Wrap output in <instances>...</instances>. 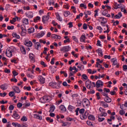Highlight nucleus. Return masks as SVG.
Wrapping results in <instances>:
<instances>
[{
  "mask_svg": "<svg viewBox=\"0 0 127 127\" xmlns=\"http://www.w3.org/2000/svg\"><path fill=\"white\" fill-rule=\"evenodd\" d=\"M34 55H33V54H30L29 57V59L30 60H31V61H34L35 59H34Z\"/></svg>",
  "mask_w": 127,
  "mask_h": 127,
  "instance_id": "29",
  "label": "nucleus"
},
{
  "mask_svg": "<svg viewBox=\"0 0 127 127\" xmlns=\"http://www.w3.org/2000/svg\"><path fill=\"white\" fill-rule=\"evenodd\" d=\"M104 101L106 103H111V102H112V99L109 97V96H107V97L104 98Z\"/></svg>",
  "mask_w": 127,
  "mask_h": 127,
  "instance_id": "25",
  "label": "nucleus"
},
{
  "mask_svg": "<svg viewBox=\"0 0 127 127\" xmlns=\"http://www.w3.org/2000/svg\"><path fill=\"white\" fill-rule=\"evenodd\" d=\"M83 28L84 29V30H87V28H88V26H87V24L84 23L83 25Z\"/></svg>",
  "mask_w": 127,
  "mask_h": 127,
  "instance_id": "60",
  "label": "nucleus"
},
{
  "mask_svg": "<svg viewBox=\"0 0 127 127\" xmlns=\"http://www.w3.org/2000/svg\"><path fill=\"white\" fill-rule=\"evenodd\" d=\"M26 28H25V29L22 30V33L21 35L22 36H24L25 35V33H26Z\"/></svg>",
  "mask_w": 127,
  "mask_h": 127,
  "instance_id": "37",
  "label": "nucleus"
},
{
  "mask_svg": "<svg viewBox=\"0 0 127 127\" xmlns=\"http://www.w3.org/2000/svg\"><path fill=\"white\" fill-rule=\"evenodd\" d=\"M55 106L53 105L50 108L49 113H53L55 111Z\"/></svg>",
  "mask_w": 127,
  "mask_h": 127,
  "instance_id": "32",
  "label": "nucleus"
},
{
  "mask_svg": "<svg viewBox=\"0 0 127 127\" xmlns=\"http://www.w3.org/2000/svg\"><path fill=\"white\" fill-rule=\"evenodd\" d=\"M86 35H81L80 38V42H84L85 43V42H86V41H85V39H86Z\"/></svg>",
  "mask_w": 127,
  "mask_h": 127,
  "instance_id": "20",
  "label": "nucleus"
},
{
  "mask_svg": "<svg viewBox=\"0 0 127 127\" xmlns=\"http://www.w3.org/2000/svg\"><path fill=\"white\" fill-rule=\"evenodd\" d=\"M34 119H37L38 120H40V121H41L42 120V116H40L38 114H34Z\"/></svg>",
  "mask_w": 127,
  "mask_h": 127,
  "instance_id": "23",
  "label": "nucleus"
},
{
  "mask_svg": "<svg viewBox=\"0 0 127 127\" xmlns=\"http://www.w3.org/2000/svg\"><path fill=\"white\" fill-rule=\"evenodd\" d=\"M20 51H21L22 54L25 55L26 54V50H25V48L23 46H21L20 48Z\"/></svg>",
  "mask_w": 127,
  "mask_h": 127,
  "instance_id": "22",
  "label": "nucleus"
},
{
  "mask_svg": "<svg viewBox=\"0 0 127 127\" xmlns=\"http://www.w3.org/2000/svg\"><path fill=\"white\" fill-rule=\"evenodd\" d=\"M0 89L4 91V90L7 89V85H6V84H2L0 86Z\"/></svg>",
  "mask_w": 127,
  "mask_h": 127,
  "instance_id": "31",
  "label": "nucleus"
},
{
  "mask_svg": "<svg viewBox=\"0 0 127 127\" xmlns=\"http://www.w3.org/2000/svg\"><path fill=\"white\" fill-rule=\"evenodd\" d=\"M12 74L13 76L15 77V76H17V75H18V72H16V70H14L12 71Z\"/></svg>",
  "mask_w": 127,
  "mask_h": 127,
  "instance_id": "58",
  "label": "nucleus"
},
{
  "mask_svg": "<svg viewBox=\"0 0 127 127\" xmlns=\"http://www.w3.org/2000/svg\"><path fill=\"white\" fill-rule=\"evenodd\" d=\"M89 115V113L88 112L86 111L85 112V114H81L80 115V118L81 120H86L87 118H88V115Z\"/></svg>",
  "mask_w": 127,
  "mask_h": 127,
  "instance_id": "5",
  "label": "nucleus"
},
{
  "mask_svg": "<svg viewBox=\"0 0 127 127\" xmlns=\"http://www.w3.org/2000/svg\"><path fill=\"white\" fill-rule=\"evenodd\" d=\"M102 86H104V82L100 80H97L96 83V88H100V87H102Z\"/></svg>",
  "mask_w": 127,
  "mask_h": 127,
  "instance_id": "6",
  "label": "nucleus"
},
{
  "mask_svg": "<svg viewBox=\"0 0 127 127\" xmlns=\"http://www.w3.org/2000/svg\"><path fill=\"white\" fill-rule=\"evenodd\" d=\"M80 111V108H77L74 111L75 113H76L75 115L76 116H79V112Z\"/></svg>",
  "mask_w": 127,
  "mask_h": 127,
  "instance_id": "43",
  "label": "nucleus"
},
{
  "mask_svg": "<svg viewBox=\"0 0 127 127\" xmlns=\"http://www.w3.org/2000/svg\"><path fill=\"white\" fill-rule=\"evenodd\" d=\"M108 11H109L108 10V9H105L102 12L103 15H107V14L108 13Z\"/></svg>",
  "mask_w": 127,
  "mask_h": 127,
  "instance_id": "48",
  "label": "nucleus"
},
{
  "mask_svg": "<svg viewBox=\"0 0 127 127\" xmlns=\"http://www.w3.org/2000/svg\"><path fill=\"white\" fill-rule=\"evenodd\" d=\"M35 30V29H34V28L31 27L28 29V32L30 34L33 33Z\"/></svg>",
  "mask_w": 127,
  "mask_h": 127,
  "instance_id": "30",
  "label": "nucleus"
},
{
  "mask_svg": "<svg viewBox=\"0 0 127 127\" xmlns=\"http://www.w3.org/2000/svg\"><path fill=\"white\" fill-rule=\"evenodd\" d=\"M11 82H14L15 83H17V79L14 77L13 78L11 79Z\"/></svg>",
  "mask_w": 127,
  "mask_h": 127,
  "instance_id": "62",
  "label": "nucleus"
},
{
  "mask_svg": "<svg viewBox=\"0 0 127 127\" xmlns=\"http://www.w3.org/2000/svg\"><path fill=\"white\" fill-rule=\"evenodd\" d=\"M89 120H91V121H95V116L93 115H89L88 116Z\"/></svg>",
  "mask_w": 127,
  "mask_h": 127,
  "instance_id": "40",
  "label": "nucleus"
},
{
  "mask_svg": "<svg viewBox=\"0 0 127 127\" xmlns=\"http://www.w3.org/2000/svg\"><path fill=\"white\" fill-rule=\"evenodd\" d=\"M72 38L73 40L75 42H76L77 43H78L79 42L78 39L77 38V37H76L75 36H72Z\"/></svg>",
  "mask_w": 127,
  "mask_h": 127,
  "instance_id": "42",
  "label": "nucleus"
},
{
  "mask_svg": "<svg viewBox=\"0 0 127 127\" xmlns=\"http://www.w3.org/2000/svg\"><path fill=\"white\" fill-rule=\"evenodd\" d=\"M79 6L80 7H83V8H84V9L87 8V6H86V5L84 4V3H80L79 5Z\"/></svg>",
  "mask_w": 127,
  "mask_h": 127,
  "instance_id": "56",
  "label": "nucleus"
},
{
  "mask_svg": "<svg viewBox=\"0 0 127 127\" xmlns=\"http://www.w3.org/2000/svg\"><path fill=\"white\" fill-rule=\"evenodd\" d=\"M96 52L98 53L99 56H101L102 57H103V51H102L101 48H99L98 50L96 51Z\"/></svg>",
  "mask_w": 127,
  "mask_h": 127,
  "instance_id": "17",
  "label": "nucleus"
},
{
  "mask_svg": "<svg viewBox=\"0 0 127 127\" xmlns=\"http://www.w3.org/2000/svg\"><path fill=\"white\" fill-rule=\"evenodd\" d=\"M24 10H30V7H29V6H27V7L26 6H24L23 7Z\"/></svg>",
  "mask_w": 127,
  "mask_h": 127,
  "instance_id": "55",
  "label": "nucleus"
},
{
  "mask_svg": "<svg viewBox=\"0 0 127 127\" xmlns=\"http://www.w3.org/2000/svg\"><path fill=\"white\" fill-rule=\"evenodd\" d=\"M15 93L13 91H10L9 93V97H13L15 95Z\"/></svg>",
  "mask_w": 127,
  "mask_h": 127,
  "instance_id": "53",
  "label": "nucleus"
},
{
  "mask_svg": "<svg viewBox=\"0 0 127 127\" xmlns=\"http://www.w3.org/2000/svg\"><path fill=\"white\" fill-rule=\"evenodd\" d=\"M46 119V121L48 122V123H53V122H54L53 119H51V118L50 117H47Z\"/></svg>",
  "mask_w": 127,
  "mask_h": 127,
  "instance_id": "35",
  "label": "nucleus"
},
{
  "mask_svg": "<svg viewBox=\"0 0 127 127\" xmlns=\"http://www.w3.org/2000/svg\"><path fill=\"white\" fill-rule=\"evenodd\" d=\"M119 114L121 116H124L126 114V111L125 110H120Z\"/></svg>",
  "mask_w": 127,
  "mask_h": 127,
  "instance_id": "44",
  "label": "nucleus"
},
{
  "mask_svg": "<svg viewBox=\"0 0 127 127\" xmlns=\"http://www.w3.org/2000/svg\"><path fill=\"white\" fill-rule=\"evenodd\" d=\"M55 1H54V0H49L48 4L49 5H55Z\"/></svg>",
  "mask_w": 127,
  "mask_h": 127,
  "instance_id": "36",
  "label": "nucleus"
},
{
  "mask_svg": "<svg viewBox=\"0 0 127 127\" xmlns=\"http://www.w3.org/2000/svg\"><path fill=\"white\" fill-rule=\"evenodd\" d=\"M97 46H100V47H102V44H101V41H100L99 40L97 41Z\"/></svg>",
  "mask_w": 127,
  "mask_h": 127,
  "instance_id": "61",
  "label": "nucleus"
},
{
  "mask_svg": "<svg viewBox=\"0 0 127 127\" xmlns=\"http://www.w3.org/2000/svg\"><path fill=\"white\" fill-rule=\"evenodd\" d=\"M12 88L13 89V91L17 94H19V93L21 92L20 89H19V87L18 86H14Z\"/></svg>",
  "mask_w": 127,
  "mask_h": 127,
  "instance_id": "10",
  "label": "nucleus"
},
{
  "mask_svg": "<svg viewBox=\"0 0 127 127\" xmlns=\"http://www.w3.org/2000/svg\"><path fill=\"white\" fill-rule=\"evenodd\" d=\"M96 29L100 30V33H101V32H102V31H103V28H102V27H101V26H97Z\"/></svg>",
  "mask_w": 127,
  "mask_h": 127,
  "instance_id": "52",
  "label": "nucleus"
},
{
  "mask_svg": "<svg viewBox=\"0 0 127 127\" xmlns=\"http://www.w3.org/2000/svg\"><path fill=\"white\" fill-rule=\"evenodd\" d=\"M12 35L13 37H15L17 39H19V38H20V36H19V35H18L16 33H14V32L12 34Z\"/></svg>",
  "mask_w": 127,
  "mask_h": 127,
  "instance_id": "27",
  "label": "nucleus"
},
{
  "mask_svg": "<svg viewBox=\"0 0 127 127\" xmlns=\"http://www.w3.org/2000/svg\"><path fill=\"white\" fill-rule=\"evenodd\" d=\"M60 110L62 111L63 112H66V107H65V106L63 105H61L60 106Z\"/></svg>",
  "mask_w": 127,
  "mask_h": 127,
  "instance_id": "26",
  "label": "nucleus"
},
{
  "mask_svg": "<svg viewBox=\"0 0 127 127\" xmlns=\"http://www.w3.org/2000/svg\"><path fill=\"white\" fill-rule=\"evenodd\" d=\"M84 113H85V109L84 108L80 109L79 108V114H80V115H83Z\"/></svg>",
  "mask_w": 127,
  "mask_h": 127,
  "instance_id": "46",
  "label": "nucleus"
},
{
  "mask_svg": "<svg viewBox=\"0 0 127 127\" xmlns=\"http://www.w3.org/2000/svg\"><path fill=\"white\" fill-rule=\"evenodd\" d=\"M81 77L82 79H84V80H88V76H87V75L85 74H83Z\"/></svg>",
  "mask_w": 127,
  "mask_h": 127,
  "instance_id": "47",
  "label": "nucleus"
},
{
  "mask_svg": "<svg viewBox=\"0 0 127 127\" xmlns=\"http://www.w3.org/2000/svg\"><path fill=\"white\" fill-rule=\"evenodd\" d=\"M4 73H6L7 74H9V73H10V69H8L7 68H5L4 71Z\"/></svg>",
  "mask_w": 127,
  "mask_h": 127,
  "instance_id": "59",
  "label": "nucleus"
},
{
  "mask_svg": "<svg viewBox=\"0 0 127 127\" xmlns=\"http://www.w3.org/2000/svg\"><path fill=\"white\" fill-rule=\"evenodd\" d=\"M11 2L14 3L15 4H17L18 2H23V0H9Z\"/></svg>",
  "mask_w": 127,
  "mask_h": 127,
  "instance_id": "16",
  "label": "nucleus"
},
{
  "mask_svg": "<svg viewBox=\"0 0 127 127\" xmlns=\"http://www.w3.org/2000/svg\"><path fill=\"white\" fill-rule=\"evenodd\" d=\"M56 16L58 20H59V21H62L63 20V19H62V18H61V17L60 16L59 13H56Z\"/></svg>",
  "mask_w": 127,
  "mask_h": 127,
  "instance_id": "19",
  "label": "nucleus"
},
{
  "mask_svg": "<svg viewBox=\"0 0 127 127\" xmlns=\"http://www.w3.org/2000/svg\"><path fill=\"white\" fill-rule=\"evenodd\" d=\"M40 19H41V18L40 17V16H37V17L34 18V22L36 23L37 22V21L40 20Z\"/></svg>",
  "mask_w": 127,
  "mask_h": 127,
  "instance_id": "34",
  "label": "nucleus"
},
{
  "mask_svg": "<svg viewBox=\"0 0 127 127\" xmlns=\"http://www.w3.org/2000/svg\"><path fill=\"white\" fill-rule=\"evenodd\" d=\"M104 58V59H111V56L105 55Z\"/></svg>",
  "mask_w": 127,
  "mask_h": 127,
  "instance_id": "63",
  "label": "nucleus"
},
{
  "mask_svg": "<svg viewBox=\"0 0 127 127\" xmlns=\"http://www.w3.org/2000/svg\"><path fill=\"white\" fill-rule=\"evenodd\" d=\"M46 32L44 31H41L40 33L37 34V38H41V37H43L44 35H45V33Z\"/></svg>",
  "mask_w": 127,
  "mask_h": 127,
  "instance_id": "11",
  "label": "nucleus"
},
{
  "mask_svg": "<svg viewBox=\"0 0 127 127\" xmlns=\"http://www.w3.org/2000/svg\"><path fill=\"white\" fill-rule=\"evenodd\" d=\"M52 39H61V37L58 35L53 34L51 35Z\"/></svg>",
  "mask_w": 127,
  "mask_h": 127,
  "instance_id": "12",
  "label": "nucleus"
},
{
  "mask_svg": "<svg viewBox=\"0 0 127 127\" xmlns=\"http://www.w3.org/2000/svg\"><path fill=\"white\" fill-rule=\"evenodd\" d=\"M107 116L108 113H107L101 112V113L99 115V117H107Z\"/></svg>",
  "mask_w": 127,
  "mask_h": 127,
  "instance_id": "39",
  "label": "nucleus"
},
{
  "mask_svg": "<svg viewBox=\"0 0 127 127\" xmlns=\"http://www.w3.org/2000/svg\"><path fill=\"white\" fill-rule=\"evenodd\" d=\"M47 51H48L47 48L45 47L44 50L43 52L42 53V54H45V55H47Z\"/></svg>",
  "mask_w": 127,
  "mask_h": 127,
  "instance_id": "54",
  "label": "nucleus"
},
{
  "mask_svg": "<svg viewBox=\"0 0 127 127\" xmlns=\"http://www.w3.org/2000/svg\"><path fill=\"white\" fill-rule=\"evenodd\" d=\"M12 117L15 120H18L20 118V116H19V115L18 114H17L16 112H15V111H14L13 115Z\"/></svg>",
  "mask_w": 127,
  "mask_h": 127,
  "instance_id": "15",
  "label": "nucleus"
},
{
  "mask_svg": "<svg viewBox=\"0 0 127 127\" xmlns=\"http://www.w3.org/2000/svg\"><path fill=\"white\" fill-rule=\"evenodd\" d=\"M100 104L102 106V107H104V108H109V105L107 104V102L101 101Z\"/></svg>",
  "mask_w": 127,
  "mask_h": 127,
  "instance_id": "24",
  "label": "nucleus"
},
{
  "mask_svg": "<svg viewBox=\"0 0 127 127\" xmlns=\"http://www.w3.org/2000/svg\"><path fill=\"white\" fill-rule=\"evenodd\" d=\"M82 102L84 105H85V106H86V107H89V106H90V101H89V99L87 98H84L82 100Z\"/></svg>",
  "mask_w": 127,
  "mask_h": 127,
  "instance_id": "8",
  "label": "nucleus"
},
{
  "mask_svg": "<svg viewBox=\"0 0 127 127\" xmlns=\"http://www.w3.org/2000/svg\"><path fill=\"white\" fill-rule=\"evenodd\" d=\"M98 122L99 123H102L103 121H105V118H101L100 116L98 117Z\"/></svg>",
  "mask_w": 127,
  "mask_h": 127,
  "instance_id": "45",
  "label": "nucleus"
},
{
  "mask_svg": "<svg viewBox=\"0 0 127 127\" xmlns=\"http://www.w3.org/2000/svg\"><path fill=\"white\" fill-rule=\"evenodd\" d=\"M49 86L50 87H52V88H53L54 89H56V86H57V82H50L49 84Z\"/></svg>",
  "mask_w": 127,
  "mask_h": 127,
  "instance_id": "14",
  "label": "nucleus"
},
{
  "mask_svg": "<svg viewBox=\"0 0 127 127\" xmlns=\"http://www.w3.org/2000/svg\"><path fill=\"white\" fill-rule=\"evenodd\" d=\"M123 16V14H122V13L121 12H119L118 14H116L115 16V18L116 19H120V18H121V17H122Z\"/></svg>",
  "mask_w": 127,
  "mask_h": 127,
  "instance_id": "21",
  "label": "nucleus"
},
{
  "mask_svg": "<svg viewBox=\"0 0 127 127\" xmlns=\"http://www.w3.org/2000/svg\"><path fill=\"white\" fill-rule=\"evenodd\" d=\"M21 121L22 122H26L27 121V118H26V117H25V116H23L21 119Z\"/></svg>",
  "mask_w": 127,
  "mask_h": 127,
  "instance_id": "50",
  "label": "nucleus"
},
{
  "mask_svg": "<svg viewBox=\"0 0 127 127\" xmlns=\"http://www.w3.org/2000/svg\"><path fill=\"white\" fill-rule=\"evenodd\" d=\"M40 84H44L45 83V78L43 77L42 75H39L38 77Z\"/></svg>",
  "mask_w": 127,
  "mask_h": 127,
  "instance_id": "7",
  "label": "nucleus"
},
{
  "mask_svg": "<svg viewBox=\"0 0 127 127\" xmlns=\"http://www.w3.org/2000/svg\"><path fill=\"white\" fill-rule=\"evenodd\" d=\"M23 23H24L26 25L28 24V19L24 18L22 20Z\"/></svg>",
  "mask_w": 127,
  "mask_h": 127,
  "instance_id": "38",
  "label": "nucleus"
},
{
  "mask_svg": "<svg viewBox=\"0 0 127 127\" xmlns=\"http://www.w3.org/2000/svg\"><path fill=\"white\" fill-rule=\"evenodd\" d=\"M26 16L29 18H32V17H33V13H32V12L29 11L26 13Z\"/></svg>",
  "mask_w": 127,
  "mask_h": 127,
  "instance_id": "13",
  "label": "nucleus"
},
{
  "mask_svg": "<svg viewBox=\"0 0 127 127\" xmlns=\"http://www.w3.org/2000/svg\"><path fill=\"white\" fill-rule=\"evenodd\" d=\"M123 71H125V70H127V65H124L123 66Z\"/></svg>",
  "mask_w": 127,
  "mask_h": 127,
  "instance_id": "64",
  "label": "nucleus"
},
{
  "mask_svg": "<svg viewBox=\"0 0 127 127\" xmlns=\"http://www.w3.org/2000/svg\"><path fill=\"white\" fill-rule=\"evenodd\" d=\"M75 109L76 107L70 105H69L67 107V110H69L70 113H74V111H75Z\"/></svg>",
  "mask_w": 127,
  "mask_h": 127,
  "instance_id": "9",
  "label": "nucleus"
},
{
  "mask_svg": "<svg viewBox=\"0 0 127 127\" xmlns=\"http://www.w3.org/2000/svg\"><path fill=\"white\" fill-rule=\"evenodd\" d=\"M13 109H14V106L13 105H10L8 108V110L9 111H13Z\"/></svg>",
  "mask_w": 127,
  "mask_h": 127,
  "instance_id": "57",
  "label": "nucleus"
},
{
  "mask_svg": "<svg viewBox=\"0 0 127 127\" xmlns=\"http://www.w3.org/2000/svg\"><path fill=\"white\" fill-rule=\"evenodd\" d=\"M68 15H70V11H64V16L65 17H67V16H68Z\"/></svg>",
  "mask_w": 127,
  "mask_h": 127,
  "instance_id": "41",
  "label": "nucleus"
},
{
  "mask_svg": "<svg viewBox=\"0 0 127 127\" xmlns=\"http://www.w3.org/2000/svg\"><path fill=\"white\" fill-rule=\"evenodd\" d=\"M13 52V50L12 49L9 48H7L5 52V54L7 57L10 58V57H12V53Z\"/></svg>",
  "mask_w": 127,
  "mask_h": 127,
  "instance_id": "3",
  "label": "nucleus"
},
{
  "mask_svg": "<svg viewBox=\"0 0 127 127\" xmlns=\"http://www.w3.org/2000/svg\"><path fill=\"white\" fill-rule=\"evenodd\" d=\"M112 62H113V65L116 66L118 65V61L117 60H115V59H112Z\"/></svg>",
  "mask_w": 127,
  "mask_h": 127,
  "instance_id": "33",
  "label": "nucleus"
},
{
  "mask_svg": "<svg viewBox=\"0 0 127 127\" xmlns=\"http://www.w3.org/2000/svg\"><path fill=\"white\" fill-rule=\"evenodd\" d=\"M24 45L28 47H31L32 46V42L30 41H26L24 43Z\"/></svg>",
  "mask_w": 127,
  "mask_h": 127,
  "instance_id": "18",
  "label": "nucleus"
},
{
  "mask_svg": "<svg viewBox=\"0 0 127 127\" xmlns=\"http://www.w3.org/2000/svg\"><path fill=\"white\" fill-rule=\"evenodd\" d=\"M50 17V16L49 15V12L47 13V15L43 16L42 17V21L43 22V23H46L45 22L46 21H48L49 20V18Z\"/></svg>",
  "mask_w": 127,
  "mask_h": 127,
  "instance_id": "4",
  "label": "nucleus"
},
{
  "mask_svg": "<svg viewBox=\"0 0 127 127\" xmlns=\"http://www.w3.org/2000/svg\"><path fill=\"white\" fill-rule=\"evenodd\" d=\"M51 100H52L51 96L45 95L40 99V102L43 104H46V103H49Z\"/></svg>",
  "mask_w": 127,
  "mask_h": 127,
  "instance_id": "1",
  "label": "nucleus"
},
{
  "mask_svg": "<svg viewBox=\"0 0 127 127\" xmlns=\"http://www.w3.org/2000/svg\"><path fill=\"white\" fill-rule=\"evenodd\" d=\"M7 29H8V30H12L13 29H14V26H8L7 27Z\"/></svg>",
  "mask_w": 127,
  "mask_h": 127,
  "instance_id": "51",
  "label": "nucleus"
},
{
  "mask_svg": "<svg viewBox=\"0 0 127 127\" xmlns=\"http://www.w3.org/2000/svg\"><path fill=\"white\" fill-rule=\"evenodd\" d=\"M71 50V47L70 46H65L61 48L60 51H62L64 53H66Z\"/></svg>",
  "mask_w": 127,
  "mask_h": 127,
  "instance_id": "2",
  "label": "nucleus"
},
{
  "mask_svg": "<svg viewBox=\"0 0 127 127\" xmlns=\"http://www.w3.org/2000/svg\"><path fill=\"white\" fill-rule=\"evenodd\" d=\"M75 71H71L70 72H69L68 73V76L69 77H72V76H73L74 75V74H76V72H74Z\"/></svg>",
  "mask_w": 127,
  "mask_h": 127,
  "instance_id": "49",
  "label": "nucleus"
},
{
  "mask_svg": "<svg viewBox=\"0 0 127 127\" xmlns=\"http://www.w3.org/2000/svg\"><path fill=\"white\" fill-rule=\"evenodd\" d=\"M85 85H86L87 89H91L92 84H91V83H90V82L89 81H86L85 82Z\"/></svg>",
  "mask_w": 127,
  "mask_h": 127,
  "instance_id": "28",
  "label": "nucleus"
}]
</instances>
